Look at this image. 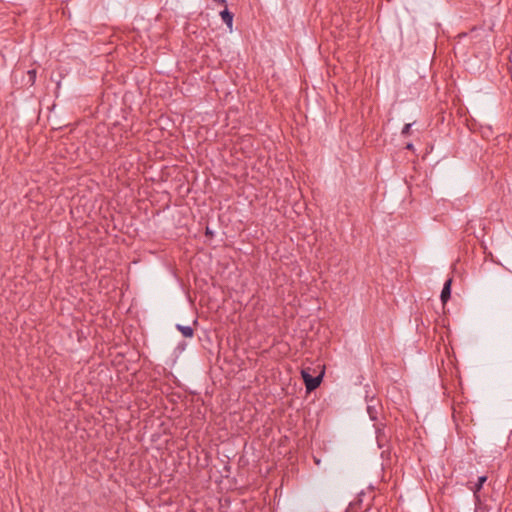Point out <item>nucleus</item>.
Returning a JSON list of instances; mask_svg holds the SVG:
<instances>
[{"instance_id":"1","label":"nucleus","mask_w":512,"mask_h":512,"mask_svg":"<svg viewBox=\"0 0 512 512\" xmlns=\"http://www.w3.org/2000/svg\"><path fill=\"white\" fill-rule=\"evenodd\" d=\"M301 376L303 379V382L305 384L306 390L308 392H311L318 388L322 382L323 374H319L318 376H311L308 370L303 369L301 371Z\"/></svg>"},{"instance_id":"2","label":"nucleus","mask_w":512,"mask_h":512,"mask_svg":"<svg viewBox=\"0 0 512 512\" xmlns=\"http://www.w3.org/2000/svg\"><path fill=\"white\" fill-rule=\"evenodd\" d=\"M366 402H367V413L369 415V418L372 421H376L378 419L379 412L381 410V403L380 401L375 398L374 396L368 397L366 396Z\"/></svg>"},{"instance_id":"3","label":"nucleus","mask_w":512,"mask_h":512,"mask_svg":"<svg viewBox=\"0 0 512 512\" xmlns=\"http://www.w3.org/2000/svg\"><path fill=\"white\" fill-rule=\"evenodd\" d=\"M486 481H487V476H485V475L480 476V477H478V481L473 486L469 487L473 491L474 498H475V505H476L477 509H485L486 508L485 506L484 507L482 506V502H481V499L479 496V492L482 489V487Z\"/></svg>"},{"instance_id":"4","label":"nucleus","mask_w":512,"mask_h":512,"mask_svg":"<svg viewBox=\"0 0 512 512\" xmlns=\"http://www.w3.org/2000/svg\"><path fill=\"white\" fill-rule=\"evenodd\" d=\"M451 284H452V279L450 278V279L446 280V282L443 285L441 295H440V298H441V301L443 304H445L451 297Z\"/></svg>"},{"instance_id":"5","label":"nucleus","mask_w":512,"mask_h":512,"mask_svg":"<svg viewBox=\"0 0 512 512\" xmlns=\"http://www.w3.org/2000/svg\"><path fill=\"white\" fill-rule=\"evenodd\" d=\"M382 428L380 427V425H375L376 427V440H377V444L380 448L384 447V445L386 444L387 442V437L385 435V432H384V425L381 424Z\"/></svg>"},{"instance_id":"6","label":"nucleus","mask_w":512,"mask_h":512,"mask_svg":"<svg viewBox=\"0 0 512 512\" xmlns=\"http://www.w3.org/2000/svg\"><path fill=\"white\" fill-rule=\"evenodd\" d=\"M220 16H221L222 20L226 23L228 29L230 31H232L234 15L227 9V6L225 7V9L223 11L220 12Z\"/></svg>"},{"instance_id":"7","label":"nucleus","mask_w":512,"mask_h":512,"mask_svg":"<svg viewBox=\"0 0 512 512\" xmlns=\"http://www.w3.org/2000/svg\"><path fill=\"white\" fill-rule=\"evenodd\" d=\"M176 329L185 337L192 338L194 336V329L191 326H184L181 324L176 325Z\"/></svg>"},{"instance_id":"8","label":"nucleus","mask_w":512,"mask_h":512,"mask_svg":"<svg viewBox=\"0 0 512 512\" xmlns=\"http://www.w3.org/2000/svg\"><path fill=\"white\" fill-rule=\"evenodd\" d=\"M28 74V81L30 82L31 85H33L36 81V75H37V72L35 69H31L27 72Z\"/></svg>"},{"instance_id":"9","label":"nucleus","mask_w":512,"mask_h":512,"mask_svg":"<svg viewBox=\"0 0 512 512\" xmlns=\"http://www.w3.org/2000/svg\"><path fill=\"white\" fill-rule=\"evenodd\" d=\"M412 125H413L412 123H407L404 125V127L402 128V131H401L402 136L406 137V136L410 135V130H411Z\"/></svg>"},{"instance_id":"10","label":"nucleus","mask_w":512,"mask_h":512,"mask_svg":"<svg viewBox=\"0 0 512 512\" xmlns=\"http://www.w3.org/2000/svg\"><path fill=\"white\" fill-rule=\"evenodd\" d=\"M361 504V500H359L358 502H355V503H350L349 507H348V511L349 512H357V507L360 506Z\"/></svg>"},{"instance_id":"11","label":"nucleus","mask_w":512,"mask_h":512,"mask_svg":"<svg viewBox=\"0 0 512 512\" xmlns=\"http://www.w3.org/2000/svg\"><path fill=\"white\" fill-rule=\"evenodd\" d=\"M217 4L219 5H222L224 7L227 6V1L226 0H214Z\"/></svg>"},{"instance_id":"12","label":"nucleus","mask_w":512,"mask_h":512,"mask_svg":"<svg viewBox=\"0 0 512 512\" xmlns=\"http://www.w3.org/2000/svg\"><path fill=\"white\" fill-rule=\"evenodd\" d=\"M405 148L408 150H413L414 146L412 143H408Z\"/></svg>"},{"instance_id":"13","label":"nucleus","mask_w":512,"mask_h":512,"mask_svg":"<svg viewBox=\"0 0 512 512\" xmlns=\"http://www.w3.org/2000/svg\"><path fill=\"white\" fill-rule=\"evenodd\" d=\"M206 234H212V232L209 230V228L206 229Z\"/></svg>"}]
</instances>
